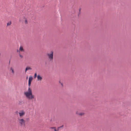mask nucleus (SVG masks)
I'll use <instances>...</instances> for the list:
<instances>
[{"instance_id":"nucleus-1","label":"nucleus","mask_w":131,"mask_h":131,"mask_svg":"<svg viewBox=\"0 0 131 131\" xmlns=\"http://www.w3.org/2000/svg\"><path fill=\"white\" fill-rule=\"evenodd\" d=\"M24 94L26 98L29 100L34 98V96L32 94V89L30 87L28 88V91L24 92Z\"/></svg>"},{"instance_id":"nucleus-2","label":"nucleus","mask_w":131,"mask_h":131,"mask_svg":"<svg viewBox=\"0 0 131 131\" xmlns=\"http://www.w3.org/2000/svg\"><path fill=\"white\" fill-rule=\"evenodd\" d=\"M17 121L19 125L20 126L24 127L25 126L26 121L24 118L18 117L17 118Z\"/></svg>"},{"instance_id":"nucleus-3","label":"nucleus","mask_w":131,"mask_h":131,"mask_svg":"<svg viewBox=\"0 0 131 131\" xmlns=\"http://www.w3.org/2000/svg\"><path fill=\"white\" fill-rule=\"evenodd\" d=\"M53 51H51L50 52L47 53V55L49 60L52 61L53 59Z\"/></svg>"},{"instance_id":"nucleus-4","label":"nucleus","mask_w":131,"mask_h":131,"mask_svg":"<svg viewBox=\"0 0 131 131\" xmlns=\"http://www.w3.org/2000/svg\"><path fill=\"white\" fill-rule=\"evenodd\" d=\"M75 113L77 115L80 116H82L84 115L85 112L83 111H81L80 110H78L76 111Z\"/></svg>"},{"instance_id":"nucleus-5","label":"nucleus","mask_w":131,"mask_h":131,"mask_svg":"<svg viewBox=\"0 0 131 131\" xmlns=\"http://www.w3.org/2000/svg\"><path fill=\"white\" fill-rule=\"evenodd\" d=\"M19 117H22L24 116L25 114V111L23 110H22L19 111L18 113Z\"/></svg>"},{"instance_id":"nucleus-6","label":"nucleus","mask_w":131,"mask_h":131,"mask_svg":"<svg viewBox=\"0 0 131 131\" xmlns=\"http://www.w3.org/2000/svg\"><path fill=\"white\" fill-rule=\"evenodd\" d=\"M25 50L23 48V47L22 46H20L18 49L17 50V51L19 53H20V52H24Z\"/></svg>"},{"instance_id":"nucleus-7","label":"nucleus","mask_w":131,"mask_h":131,"mask_svg":"<svg viewBox=\"0 0 131 131\" xmlns=\"http://www.w3.org/2000/svg\"><path fill=\"white\" fill-rule=\"evenodd\" d=\"M33 79V78L32 76L30 75L29 76L28 80V85L29 86H30L31 81Z\"/></svg>"},{"instance_id":"nucleus-8","label":"nucleus","mask_w":131,"mask_h":131,"mask_svg":"<svg viewBox=\"0 0 131 131\" xmlns=\"http://www.w3.org/2000/svg\"><path fill=\"white\" fill-rule=\"evenodd\" d=\"M37 80L39 81H41L42 79V78L41 76L40 75H38L37 76Z\"/></svg>"},{"instance_id":"nucleus-9","label":"nucleus","mask_w":131,"mask_h":131,"mask_svg":"<svg viewBox=\"0 0 131 131\" xmlns=\"http://www.w3.org/2000/svg\"><path fill=\"white\" fill-rule=\"evenodd\" d=\"M23 18L24 20V24H28V22L27 19L25 17H23Z\"/></svg>"},{"instance_id":"nucleus-10","label":"nucleus","mask_w":131,"mask_h":131,"mask_svg":"<svg viewBox=\"0 0 131 131\" xmlns=\"http://www.w3.org/2000/svg\"><path fill=\"white\" fill-rule=\"evenodd\" d=\"M50 128L51 129H54V131H59V129L60 128L59 127H57V129L55 127H50Z\"/></svg>"},{"instance_id":"nucleus-11","label":"nucleus","mask_w":131,"mask_h":131,"mask_svg":"<svg viewBox=\"0 0 131 131\" xmlns=\"http://www.w3.org/2000/svg\"><path fill=\"white\" fill-rule=\"evenodd\" d=\"M10 71L13 74H14L15 72L13 67H11L10 68Z\"/></svg>"},{"instance_id":"nucleus-12","label":"nucleus","mask_w":131,"mask_h":131,"mask_svg":"<svg viewBox=\"0 0 131 131\" xmlns=\"http://www.w3.org/2000/svg\"><path fill=\"white\" fill-rule=\"evenodd\" d=\"M32 68L29 67H28L26 68L25 70V72H26L28 70H31Z\"/></svg>"},{"instance_id":"nucleus-13","label":"nucleus","mask_w":131,"mask_h":131,"mask_svg":"<svg viewBox=\"0 0 131 131\" xmlns=\"http://www.w3.org/2000/svg\"><path fill=\"white\" fill-rule=\"evenodd\" d=\"M11 24V21L8 22L7 23V26L10 25Z\"/></svg>"},{"instance_id":"nucleus-14","label":"nucleus","mask_w":131,"mask_h":131,"mask_svg":"<svg viewBox=\"0 0 131 131\" xmlns=\"http://www.w3.org/2000/svg\"><path fill=\"white\" fill-rule=\"evenodd\" d=\"M19 56L21 58H23V56L21 54H20V53H19Z\"/></svg>"},{"instance_id":"nucleus-15","label":"nucleus","mask_w":131,"mask_h":131,"mask_svg":"<svg viewBox=\"0 0 131 131\" xmlns=\"http://www.w3.org/2000/svg\"><path fill=\"white\" fill-rule=\"evenodd\" d=\"M37 74L36 73H35L34 75V78H35L36 77H37Z\"/></svg>"},{"instance_id":"nucleus-16","label":"nucleus","mask_w":131,"mask_h":131,"mask_svg":"<svg viewBox=\"0 0 131 131\" xmlns=\"http://www.w3.org/2000/svg\"><path fill=\"white\" fill-rule=\"evenodd\" d=\"M63 127V125H62L60 127H59V128H62V127Z\"/></svg>"},{"instance_id":"nucleus-17","label":"nucleus","mask_w":131,"mask_h":131,"mask_svg":"<svg viewBox=\"0 0 131 131\" xmlns=\"http://www.w3.org/2000/svg\"><path fill=\"white\" fill-rule=\"evenodd\" d=\"M16 113L17 114L18 113V111H17L16 112Z\"/></svg>"},{"instance_id":"nucleus-18","label":"nucleus","mask_w":131,"mask_h":131,"mask_svg":"<svg viewBox=\"0 0 131 131\" xmlns=\"http://www.w3.org/2000/svg\"><path fill=\"white\" fill-rule=\"evenodd\" d=\"M61 83V85H62V86H63V85H62V83Z\"/></svg>"},{"instance_id":"nucleus-19","label":"nucleus","mask_w":131,"mask_h":131,"mask_svg":"<svg viewBox=\"0 0 131 131\" xmlns=\"http://www.w3.org/2000/svg\"><path fill=\"white\" fill-rule=\"evenodd\" d=\"M28 77H26V79H28Z\"/></svg>"}]
</instances>
